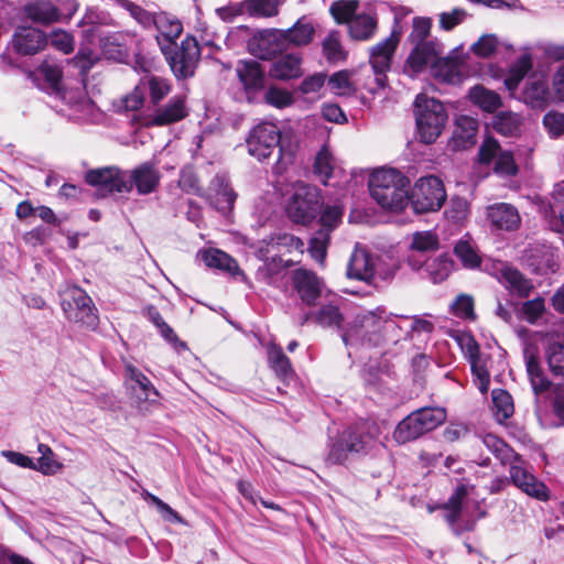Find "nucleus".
Instances as JSON below:
<instances>
[{
  "label": "nucleus",
  "instance_id": "f257e3e1",
  "mask_svg": "<svg viewBox=\"0 0 564 564\" xmlns=\"http://www.w3.org/2000/svg\"><path fill=\"white\" fill-rule=\"evenodd\" d=\"M400 326L397 315L384 307L358 313L343 334V341L348 345L378 347L399 343Z\"/></svg>",
  "mask_w": 564,
  "mask_h": 564
},
{
  "label": "nucleus",
  "instance_id": "f03ea898",
  "mask_svg": "<svg viewBox=\"0 0 564 564\" xmlns=\"http://www.w3.org/2000/svg\"><path fill=\"white\" fill-rule=\"evenodd\" d=\"M409 185V178L395 169H378L369 180L371 197L389 210H402L408 205Z\"/></svg>",
  "mask_w": 564,
  "mask_h": 564
},
{
  "label": "nucleus",
  "instance_id": "7ed1b4c3",
  "mask_svg": "<svg viewBox=\"0 0 564 564\" xmlns=\"http://www.w3.org/2000/svg\"><path fill=\"white\" fill-rule=\"evenodd\" d=\"M414 115L420 140L425 144L435 142L447 121L444 105L435 98L420 94L414 101Z\"/></svg>",
  "mask_w": 564,
  "mask_h": 564
},
{
  "label": "nucleus",
  "instance_id": "20e7f679",
  "mask_svg": "<svg viewBox=\"0 0 564 564\" xmlns=\"http://www.w3.org/2000/svg\"><path fill=\"white\" fill-rule=\"evenodd\" d=\"M446 420L443 408H422L404 417L395 427L393 438L399 444L414 441L433 431Z\"/></svg>",
  "mask_w": 564,
  "mask_h": 564
},
{
  "label": "nucleus",
  "instance_id": "39448f33",
  "mask_svg": "<svg viewBox=\"0 0 564 564\" xmlns=\"http://www.w3.org/2000/svg\"><path fill=\"white\" fill-rule=\"evenodd\" d=\"M322 205L319 189L313 185L299 182L293 186V193L285 210L293 223L308 225L316 218Z\"/></svg>",
  "mask_w": 564,
  "mask_h": 564
},
{
  "label": "nucleus",
  "instance_id": "423d86ee",
  "mask_svg": "<svg viewBox=\"0 0 564 564\" xmlns=\"http://www.w3.org/2000/svg\"><path fill=\"white\" fill-rule=\"evenodd\" d=\"M373 444V435L366 424L349 427L330 445L327 462L343 464L350 455L368 453Z\"/></svg>",
  "mask_w": 564,
  "mask_h": 564
},
{
  "label": "nucleus",
  "instance_id": "0eeeda50",
  "mask_svg": "<svg viewBox=\"0 0 564 564\" xmlns=\"http://www.w3.org/2000/svg\"><path fill=\"white\" fill-rule=\"evenodd\" d=\"M66 318L88 329L98 325L97 308L88 294L77 286H68L62 294L61 302Z\"/></svg>",
  "mask_w": 564,
  "mask_h": 564
},
{
  "label": "nucleus",
  "instance_id": "6e6552de",
  "mask_svg": "<svg viewBox=\"0 0 564 564\" xmlns=\"http://www.w3.org/2000/svg\"><path fill=\"white\" fill-rule=\"evenodd\" d=\"M171 70L177 79L193 77L200 59V47L194 36L187 35L181 45L162 51Z\"/></svg>",
  "mask_w": 564,
  "mask_h": 564
},
{
  "label": "nucleus",
  "instance_id": "1a4fd4ad",
  "mask_svg": "<svg viewBox=\"0 0 564 564\" xmlns=\"http://www.w3.org/2000/svg\"><path fill=\"white\" fill-rule=\"evenodd\" d=\"M446 199V191L441 178L434 175L420 177L409 195V202L417 214L438 210Z\"/></svg>",
  "mask_w": 564,
  "mask_h": 564
},
{
  "label": "nucleus",
  "instance_id": "9d476101",
  "mask_svg": "<svg viewBox=\"0 0 564 564\" xmlns=\"http://www.w3.org/2000/svg\"><path fill=\"white\" fill-rule=\"evenodd\" d=\"M399 44V35L392 33L370 48L369 63L373 79L365 84V88L375 94L383 89L387 84V72L390 70L393 54Z\"/></svg>",
  "mask_w": 564,
  "mask_h": 564
},
{
  "label": "nucleus",
  "instance_id": "9b49d317",
  "mask_svg": "<svg viewBox=\"0 0 564 564\" xmlns=\"http://www.w3.org/2000/svg\"><path fill=\"white\" fill-rule=\"evenodd\" d=\"M124 373L128 394L139 411H147L148 405L158 404L160 392L140 369L128 362L124 365Z\"/></svg>",
  "mask_w": 564,
  "mask_h": 564
},
{
  "label": "nucleus",
  "instance_id": "f8f14e48",
  "mask_svg": "<svg viewBox=\"0 0 564 564\" xmlns=\"http://www.w3.org/2000/svg\"><path fill=\"white\" fill-rule=\"evenodd\" d=\"M280 140L281 132L274 123H259L251 130L247 139L248 152L257 160L263 161L275 152L280 144Z\"/></svg>",
  "mask_w": 564,
  "mask_h": 564
},
{
  "label": "nucleus",
  "instance_id": "ddd939ff",
  "mask_svg": "<svg viewBox=\"0 0 564 564\" xmlns=\"http://www.w3.org/2000/svg\"><path fill=\"white\" fill-rule=\"evenodd\" d=\"M377 274V258L359 243L355 246L347 263L349 279L372 284Z\"/></svg>",
  "mask_w": 564,
  "mask_h": 564
},
{
  "label": "nucleus",
  "instance_id": "4468645a",
  "mask_svg": "<svg viewBox=\"0 0 564 564\" xmlns=\"http://www.w3.org/2000/svg\"><path fill=\"white\" fill-rule=\"evenodd\" d=\"M251 52L261 59H270L289 48L284 31L268 29L258 33L250 43Z\"/></svg>",
  "mask_w": 564,
  "mask_h": 564
},
{
  "label": "nucleus",
  "instance_id": "2eb2a0df",
  "mask_svg": "<svg viewBox=\"0 0 564 564\" xmlns=\"http://www.w3.org/2000/svg\"><path fill=\"white\" fill-rule=\"evenodd\" d=\"M509 473L510 481L522 492L541 501L549 499V489L545 484L539 480L521 460L512 465Z\"/></svg>",
  "mask_w": 564,
  "mask_h": 564
},
{
  "label": "nucleus",
  "instance_id": "dca6fc26",
  "mask_svg": "<svg viewBox=\"0 0 564 564\" xmlns=\"http://www.w3.org/2000/svg\"><path fill=\"white\" fill-rule=\"evenodd\" d=\"M85 180L89 185L98 186L110 193H123L130 186L124 171L116 166L90 170L86 173Z\"/></svg>",
  "mask_w": 564,
  "mask_h": 564
},
{
  "label": "nucleus",
  "instance_id": "f3484780",
  "mask_svg": "<svg viewBox=\"0 0 564 564\" xmlns=\"http://www.w3.org/2000/svg\"><path fill=\"white\" fill-rule=\"evenodd\" d=\"M479 158L482 163H489L496 160L495 172L500 175H516L518 172L513 155L509 151H501L498 142L492 138H487L479 149Z\"/></svg>",
  "mask_w": 564,
  "mask_h": 564
},
{
  "label": "nucleus",
  "instance_id": "a211bd4d",
  "mask_svg": "<svg viewBox=\"0 0 564 564\" xmlns=\"http://www.w3.org/2000/svg\"><path fill=\"white\" fill-rule=\"evenodd\" d=\"M124 176L130 185L126 192H130L134 186L140 195L154 192L161 178L159 170L151 162L142 163L131 171H124Z\"/></svg>",
  "mask_w": 564,
  "mask_h": 564
},
{
  "label": "nucleus",
  "instance_id": "6ab92c4d",
  "mask_svg": "<svg viewBox=\"0 0 564 564\" xmlns=\"http://www.w3.org/2000/svg\"><path fill=\"white\" fill-rule=\"evenodd\" d=\"M292 282L301 300L307 304H315L321 296L324 283L313 271L296 269L292 274Z\"/></svg>",
  "mask_w": 564,
  "mask_h": 564
},
{
  "label": "nucleus",
  "instance_id": "aec40b11",
  "mask_svg": "<svg viewBox=\"0 0 564 564\" xmlns=\"http://www.w3.org/2000/svg\"><path fill=\"white\" fill-rule=\"evenodd\" d=\"M523 359L534 394L539 395L540 393L547 391L551 382L542 371L539 362V350L534 343L530 340L524 341Z\"/></svg>",
  "mask_w": 564,
  "mask_h": 564
},
{
  "label": "nucleus",
  "instance_id": "412c9836",
  "mask_svg": "<svg viewBox=\"0 0 564 564\" xmlns=\"http://www.w3.org/2000/svg\"><path fill=\"white\" fill-rule=\"evenodd\" d=\"M153 26L158 31L155 40L161 52L167 50V47L172 45H175L176 40L183 33V23L181 20L166 12L156 13Z\"/></svg>",
  "mask_w": 564,
  "mask_h": 564
},
{
  "label": "nucleus",
  "instance_id": "4be33fe9",
  "mask_svg": "<svg viewBox=\"0 0 564 564\" xmlns=\"http://www.w3.org/2000/svg\"><path fill=\"white\" fill-rule=\"evenodd\" d=\"M469 489L470 488L467 485H459L445 506V519L456 534H460L463 531L473 530L476 522L475 520H467L464 525L459 523L464 517L463 502L467 497Z\"/></svg>",
  "mask_w": 564,
  "mask_h": 564
},
{
  "label": "nucleus",
  "instance_id": "5701e85b",
  "mask_svg": "<svg viewBox=\"0 0 564 564\" xmlns=\"http://www.w3.org/2000/svg\"><path fill=\"white\" fill-rule=\"evenodd\" d=\"M497 279L509 291L511 295L528 297L533 290L532 282L519 270L506 263H498Z\"/></svg>",
  "mask_w": 564,
  "mask_h": 564
},
{
  "label": "nucleus",
  "instance_id": "b1692460",
  "mask_svg": "<svg viewBox=\"0 0 564 564\" xmlns=\"http://www.w3.org/2000/svg\"><path fill=\"white\" fill-rule=\"evenodd\" d=\"M441 54L442 44L436 41L417 43L411 51L405 67L410 69L412 74H417L427 65H434Z\"/></svg>",
  "mask_w": 564,
  "mask_h": 564
},
{
  "label": "nucleus",
  "instance_id": "393cba45",
  "mask_svg": "<svg viewBox=\"0 0 564 564\" xmlns=\"http://www.w3.org/2000/svg\"><path fill=\"white\" fill-rule=\"evenodd\" d=\"M237 75L242 83L250 101L264 88V72L256 61H242L237 66Z\"/></svg>",
  "mask_w": 564,
  "mask_h": 564
},
{
  "label": "nucleus",
  "instance_id": "a878e982",
  "mask_svg": "<svg viewBox=\"0 0 564 564\" xmlns=\"http://www.w3.org/2000/svg\"><path fill=\"white\" fill-rule=\"evenodd\" d=\"M12 42L18 53L22 55H33L46 45L47 39L39 29L21 26L15 31Z\"/></svg>",
  "mask_w": 564,
  "mask_h": 564
},
{
  "label": "nucleus",
  "instance_id": "bb28decb",
  "mask_svg": "<svg viewBox=\"0 0 564 564\" xmlns=\"http://www.w3.org/2000/svg\"><path fill=\"white\" fill-rule=\"evenodd\" d=\"M487 218L499 230H516L520 226V215L510 204L499 203L487 208Z\"/></svg>",
  "mask_w": 564,
  "mask_h": 564
},
{
  "label": "nucleus",
  "instance_id": "cd10ccee",
  "mask_svg": "<svg viewBox=\"0 0 564 564\" xmlns=\"http://www.w3.org/2000/svg\"><path fill=\"white\" fill-rule=\"evenodd\" d=\"M200 258L208 268L223 270L232 276L240 275L246 280L245 273L240 270L237 261L228 253L219 249H208L200 252Z\"/></svg>",
  "mask_w": 564,
  "mask_h": 564
},
{
  "label": "nucleus",
  "instance_id": "c85d7f7f",
  "mask_svg": "<svg viewBox=\"0 0 564 564\" xmlns=\"http://www.w3.org/2000/svg\"><path fill=\"white\" fill-rule=\"evenodd\" d=\"M24 13L36 23L50 24L59 21L61 10L50 0H35L24 6Z\"/></svg>",
  "mask_w": 564,
  "mask_h": 564
},
{
  "label": "nucleus",
  "instance_id": "c756f323",
  "mask_svg": "<svg viewBox=\"0 0 564 564\" xmlns=\"http://www.w3.org/2000/svg\"><path fill=\"white\" fill-rule=\"evenodd\" d=\"M301 57L297 54H286L272 62L269 75L279 80H289L302 75Z\"/></svg>",
  "mask_w": 564,
  "mask_h": 564
},
{
  "label": "nucleus",
  "instance_id": "7c9ffc66",
  "mask_svg": "<svg viewBox=\"0 0 564 564\" xmlns=\"http://www.w3.org/2000/svg\"><path fill=\"white\" fill-rule=\"evenodd\" d=\"M378 29L377 17L372 13H358L348 24V35L354 41L371 40Z\"/></svg>",
  "mask_w": 564,
  "mask_h": 564
},
{
  "label": "nucleus",
  "instance_id": "2f4dec72",
  "mask_svg": "<svg viewBox=\"0 0 564 564\" xmlns=\"http://www.w3.org/2000/svg\"><path fill=\"white\" fill-rule=\"evenodd\" d=\"M187 115L184 99L173 97L165 106L159 107L152 116V123L165 126L182 120Z\"/></svg>",
  "mask_w": 564,
  "mask_h": 564
},
{
  "label": "nucleus",
  "instance_id": "473e14b6",
  "mask_svg": "<svg viewBox=\"0 0 564 564\" xmlns=\"http://www.w3.org/2000/svg\"><path fill=\"white\" fill-rule=\"evenodd\" d=\"M544 354L551 372L555 376H564V330L561 337L547 338Z\"/></svg>",
  "mask_w": 564,
  "mask_h": 564
},
{
  "label": "nucleus",
  "instance_id": "72a5a7b5",
  "mask_svg": "<svg viewBox=\"0 0 564 564\" xmlns=\"http://www.w3.org/2000/svg\"><path fill=\"white\" fill-rule=\"evenodd\" d=\"M322 52L328 63L338 64L346 61L348 52L343 45L341 34L332 30L322 41Z\"/></svg>",
  "mask_w": 564,
  "mask_h": 564
},
{
  "label": "nucleus",
  "instance_id": "f704fd0d",
  "mask_svg": "<svg viewBox=\"0 0 564 564\" xmlns=\"http://www.w3.org/2000/svg\"><path fill=\"white\" fill-rule=\"evenodd\" d=\"M314 33V25L306 18L299 19L292 28L284 31L289 47L291 45L302 46L310 44L313 40Z\"/></svg>",
  "mask_w": 564,
  "mask_h": 564
},
{
  "label": "nucleus",
  "instance_id": "c9c22d12",
  "mask_svg": "<svg viewBox=\"0 0 564 564\" xmlns=\"http://www.w3.org/2000/svg\"><path fill=\"white\" fill-rule=\"evenodd\" d=\"M547 94L546 83L542 79L534 78L527 83L520 99L531 107L541 108L547 100Z\"/></svg>",
  "mask_w": 564,
  "mask_h": 564
},
{
  "label": "nucleus",
  "instance_id": "e433bc0d",
  "mask_svg": "<svg viewBox=\"0 0 564 564\" xmlns=\"http://www.w3.org/2000/svg\"><path fill=\"white\" fill-rule=\"evenodd\" d=\"M532 66V56L529 53L522 54L511 66L508 76L505 78V85L512 96Z\"/></svg>",
  "mask_w": 564,
  "mask_h": 564
},
{
  "label": "nucleus",
  "instance_id": "4c0bfd02",
  "mask_svg": "<svg viewBox=\"0 0 564 564\" xmlns=\"http://www.w3.org/2000/svg\"><path fill=\"white\" fill-rule=\"evenodd\" d=\"M494 129L506 137H516L522 129V118L511 111L499 112L492 121Z\"/></svg>",
  "mask_w": 564,
  "mask_h": 564
},
{
  "label": "nucleus",
  "instance_id": "58836bf2",
  "mask_svg": "<svg viewBox=\"0 0 564 564\" xmlns=\"http://www.w3.org/2000/svg\"><path fill=\"white\" fill-rule=\"evenodd\" d=\"M468 96L473 104L487 112H494L501 106L500 96L480 85L473 87Z\"/></svg>",
  "mask_w": 564,
  "mask_h": 564
},
{
  "label": "nucleus",
  "instance_id": "ea45409f",
  "mask_svg": "<svg viewBox=\"0 0 564 564\" xmlns=\"http://www.w3.org/2000/svg\"><path fill=\"white\" fill-rule=\"evenodd\" d=\"M397 324L400 326L399 341L414 333H431L434 329L432 322L416 316H397Z\"/></svg>",
  "mask_w": 564,
  "mask_h": 564
},
{
  "label": "nucleus",
  "instance_id": "a19ab883",
  "mask_svg": "<svg viewBox=\"0 0 564 564\" xmlns=\"http://www.w3.org/2000/svg\"><path fill=\"white\" fill-rule=\"evenodd\" d=\"M268 361L270 367L280 378L288 379L293 376L291 361L281 347L274 344L268 347Z\"/></svg>",
  "mask_w": 564,
  "mask_h": 564
},
{
  "label": "nucleus",
  "instance_id": "79ce46f5",
  "mask_svg": "<svg viewBox=\"0 0 564 564\" xmlns=\"http://www.w3.org/2000/svg\"><path fill=\"white\" fill-rule=\"evenodd\" d=\"M478 130L477 119L460 115L456 118V128L454 131L455 140L460 141V145L473 144Z\"/></svg>",
  "mask_w": 564,
  "mask_h": 564
},
{
  "label": "nucleus",
  "instance_id": "37998d69",
  "mask_svg": "<svg viewBox=\"0 0 564 564\" xmlns=\"http://www.w3.org/2000/svg\"><path fill=\"white\" fill-rule=\"evenodd\" d=\"M334 167L335 158L328 145H323L315 156L314 173L326 184L327 180L333 175Z\"/></svg>",
  "mask_w": 564,
  "mask_h": 564
},
{
  "label": "nucleus",
  "instance_id": "c03bdc74",
  "mask_svg": "<svg viewBox=\"0 0 564 564\" xmlns=\"http://www.w3.org/2000/svg\"><path fill=\"white\" fill-rule=\"evenodd\" d=\"M453 270V261L446 254H442L426 262V272L434 283H441L448 278Z\"/></svg>",
  "mask_w": 564,
  "mask_h": 564
},
{
  "label": "nucleus",
  "instance_id": "a18cd8bd",
  "mask_svg": "<svg viewBox=\"0 0 564 564\" xmlns=\"http://www.w3.org/2000/svg\"><path fill=\"white\" fill-rule=\"evenodd\" d=\"M358 0H338L330 6V13L338 24H349L358 14Z\"/></svg>",
  "mask_w": 564,
  "mask_h": 564
},
{
  "label": "nucleus",
  "instance_id": "49530a36",
  "mask_svg": "<svg viewBox=\"0 0 564 564\" xmlns=\"http://www.w3.org/2000/svg\"><path fill=\"white\" fill-rule=\"evenodd\" d=\"M492 403L495 414L498 421H505L509 419L514 411L513 401L511 394L502 389L492 390Z\"/></svg>",
  "mask_w": 564,
  "mask_h": 564
},
{
  "label": "nucleus",
  "instance_id": "de8ad7c7",
  "mask_svg": "<svg viewBox=\"0 0 564 564\" xmlns=\"http://www.w3.org/2000/svg\"><path fill=\"white\" fill-rule=\"evenodd\" d=\"M282 272V260L280 258L276 259L273 257L271 260L265 261L258 268L256 278L258 281L265 284H276L281 278Z\"/></svg>",
  "mask_w": 564,
  "mask_h": 564
},
{
  "label": "nucleus",
  "instance_id": "09e8293b",
  "mask_svg": "<svg viewBox=\"0 0 564 564\" xmlns=\"http://www.w3.org/2000/svg\"><path fill=\"white\" fill-rule=\"evenodd\" d=\"M37 452L41 454L34 469L44 475H53L62 469L63 465L54 459L52 448L46 444H39Z\"/></svg>",
  "mask_w": 564,
  "mask_h": 564
},
{
  "label": "nucleus",
  "instance_id": "8fccbe9b",
  "mask_svg": "<svg viewBox=\"0 0 564 564\" xmlns=\"http://www.w3.org/2000/svg\"><path fill=\"white\" fill-rule=\"evenodd\" d=\"M117 4L128 11L130 15L144 29L153 28L156 13H152L130 0H116Z\"/></svg>",
  "mask_w": 564,
  "mask_h": 564
},
{
  "label": "nucleus",
  "instance_id": "3c124183",
  "mask_svg": "<svg viewBox=\"0 0 564 564\" xmlns=\"http://www.w3.org/2000/svg\"><path fill=\"white\" fill-rule=\"evenodd\" d=\"M520 317L529 324H536L545 313L544 299L539 296L522 303L519 311Z\"/></svg>",
  "mask_w": 564,
  "mask_h": 564
},
{
  "label": "nucleus",
  "instance_id": "603ef678",
  "mask_svg": "<svg viewBox=\"0 0 564 564\" xmlns=\"http://www.w3.org/2000/svg\"><path fill=\"white\" fill-rule=\"evenodd\" d=\"M454 252L466 268L474 269L480 264V258L478 253L470 245V242L466 240H459L455 245Z\"/></svg>",
  "mask_w": 564,
  "mask_h": 564
},
{
  "label": "nucleus",
  "instance_id": "864d4df0",
  "mask_svg": "<svg viewBox=\"0 0 564 564\" xmlns=\"http://www.w3.org/2000/svg\"><path fill=\"white\" fill-rule=\"evenodd\" d=\"M343 214L344 208L339 204L324 206L319 218L322 229L330 234L341 221Z\"/></svg>",
  "mask_w": 564,
  "mask_h": 564
},
{
  "label": "nucleus",
  "instance_id": "5fc2aeb1",
  "mask_svg": "<svg viewBox=\"0 0 564 564\" xmlns=\"http://www.w3.org/2000/svg\"><path fill=\"white\" fill-rule=\"evenodd\" d=\"M142 497L144 500L150 501L156 507L159 513L165 521L172 523H183L182 517L159 497L154 496L148 490L142 491Z\"/></svg>",
  "mask_w": 564,
  "mask_h": 564
},
{
  "label": "nucleus",
  "instance_id": "6e6d98bb",
  "mask_svg": "<svg viewBox=\"0 0 564 564\" xmlns=\"http://www.w3.org/2000/svg\"><path fill=\"white\" fill-rule=\"evenodd\" d=\"M329 242V234L324 229H319L310 240L308 252L312 258L318 262H323L326 257V250Z\"/></svg>",
  "mask_w": 564,
  "mask_h": 564
},
{
  "label": "nucleus",
  "instance_id": "4d7b16f0",
  "mask_svg": "<svg viewBox=\"0 0 564 564\" xmlns=\"http://www.w3.org/2000/svg\"><path fill=\"white\" fill-rule=\"evenodd\" d=\"M498 43L495 34H484L471 45L470 50L476 56L487 58L497 51Z\"/></svg>",
  "mask_w": 564,
  "mask_h": 564
},
{
  "label": "nucleus",
  "instance_id": "13d9d810",
  "mask_svg": "<svg viewBox=\"0 0 564 564\" xmlns=\"http://www.w3.org/2000/svg\"><path fill=\"white\" fill-rule=\"evenodd\" d=\"M474 382L481 393H486L490 384V375L481 358L470 361Z\"/></svg>",
  "mask_w": 564,
  "mask_h": 564
},
{
  "label": "nucleus",
  "instance_id": "bf43d9fd",
  "mask_svg": "<svg viewBox=\"0 0 564 564\" xmlns=\"http://www.w3.org/2000/svg\"><path fill=\"white\" fill-rule=\"evenodd\" d=\"M411 247L419 252L436 250L438 248V238L432 231L415 232Z\"/></svg>",
  "mask_w": 564,
  "mask_h": 564
},
{
  "label": "nucleus",
  "instance_id": "052dcab7",
  "mask_svg": "<svg viewBox=\"0 0 564 564\" xmlns=\"http://www.w3.org/2000/svg\"><path fill=\"white\" fill-rule=\"evenodd\" d=\"M151 101L156 105L171 91V85L167 79L152 76L148 80Z\"/></svg>",
  "mask_w": 564,
  "mask_h": 564
},
{
  "label": "nucleus",
  "instance_id": "680f3d73",
  "mask_svg": "<svg viewBox=\"0 0 564 564\" xmlns=\"http://www.w3.org/2000/svg\"><path fill=\"white\" fill-rule=\"evenodd\" d=\"M278 0H248L247 7L250 13L259 17H274L278 14Z\"/></svg>",
  "mask_w": 564,
  "mask_h": 564
},
{
  "label": "nucleus",
  "instance_id": "e2e57ef3",
  "mask_svg": "<svg viewBox=\"0 0 564 564\" xmlns=\"http://www.w3.org/2000/svg\"><path fill=\"white\" fill-rule=\"evenodd\" d=\"M543 126L551 138L564 134V113L549 111L543 117Z\"/></svg>",
  "mask_w": 564,
  "mask_h": 564
},
{
  "label": "nucleus",
  "instance_id": "0e129e2a",
  "mask_svg": "<svg viewBox=\"0 0 564 564\" xmlns=\"http://www.w3.org/2000/svg\"><path fill=\"white\" fill-rule=\"evenodd\" d=\"M236 194L228 185H224L216 194L213 204L217 210L226 215L232 210Z\"/></svg>",
  "mask_w": 564,
  "mask_h": 564
},
{
  "label": "nucleus",
  "instance_id": "69168bd1",
  "mask_svg": "<svg viewBox=\"0 0 564 564\" xmlns=\"http://www.w3.org/2000/svg\"><path fill=\"white\" fill-rule=\"evenodd\" d=\"M263 99L268 105L276 108L288 107L293 101V97L288 90L278 87H270L264 91Z\"/></svg>",
  "mask_w": 564,
  "mask_h": 564
},
{
  "label": "nucleus",
  "instance_id": "338daca9",
  "mask_svg": "<svg viewBox=\"0 0 564 564\" xmlns=\"http://www.w3.org/2000/svg\"><path fill=\"white\" fill-rule=\"evenodd\" d=\"M315 319L323 326H338L343 316L337 306L329 304L321 307Z\"/></svg>",
  "mask_w": 564,
  "mask_h": 564
},
{
  "label": "nucleus",
  "instance_id": "774afa93",
  "mask_svg": "<svg viewBox=\"0 0 564 564\" xmlns=\"http://www.w3.org/2000/svg\"><path fill=\"white\" fill-rule=\"evenodd\" d=\"M469 212V204L467 199L463 197H452L449 206L446 209V215L449 219L455 223L464 220Z\"/></svg>",
  "mask_w": 564,
  "mask_h": 564
}]
</instances>
